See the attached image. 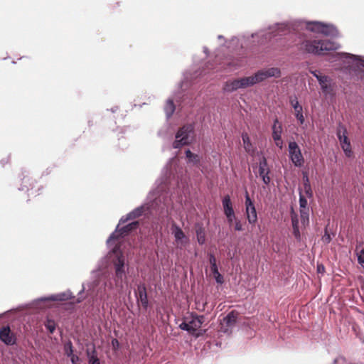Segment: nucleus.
Segmentation results:
<instances>
[{
    "instance_id": "nucleus-29",
    "label": "nucleus",
    "mask_w": 364,
    "mask_h": 364,
    "mask_svg": "<svg viewBox=\"0 0 364 364\" xmlns=\"http://www.w3.org/2000/svg\"><path fill=\"white\" fill-rule=\"evenodd\" d=\"M245 215L249 224L251 225H255L258 219L255 205L249 208L248 210H245Z\"/></svg>"
},
{
    "instance_id": "nucleus-19",
    "label": "nucleus",
    "mask_w": 364,
    "mask_h": 364,
    "mask_svg": "<svg viewBox=\"0 0 364 364\" xmlns=\"http://www.w3.org/2000/svg\"><path fill=\"white\" fill-rule=\"evenodd\" d=\"M171 233L178 245H186L188 242V238L186 237L182 229L176 223H173L171 227Z\"/></svg>"
},
{
    "instance_id": "nucleus-16",
    "label": "nucleus",
    "mask_w": 364,
    "mask_h": 364,
    "mask_svg": "<svg viewBox=\"0 0 364 364\" xmlns=\"http://www.w3.org/2000/svg\"><path fill=\"white\" fill-rule=\"evenodd\" d=\"M0 341L8 346L16 343V337L11 331L9 326H4L0 328Z\"/></svg>"
},
{
    "instance_id": "nucleus-27",
    "label": "nucleus",
    "mask_w": 364,
    "mask_h": 364,
    "mask_svg": "<svg viewBox=\"0 0 364 364\" xmlns=\"http://www.w3.org/2000/svg\"><path fill=\"white\" fill-rule=\"evenodd\" d=\"M28 172L26 171H23L21 174L20 175V178L22 181L23 185L21 186V187L18 188V190L21 191H26L29 192L28 195L33 194V187L31 184H30V188L26 185L27 182L29 181V178H28Z\"/></svg>"
},
{
    "instance_id": "nucleus-34",
    "label": "nucleus",
    "mask_w": 364,
    "mask_h": 364,
    "mask_svg": "<svg viewBox=\"0 0 364 364\" xmlns=\"http://www.w3.org/2000/svg\"><path fill=\"white\" fill-rule=\"evenodd\" d=\"M303 183H304V191L308 198H312L313 197V191L310 184L309 178L308 173L306 172H303Z\"/></svg>"
},
{
    "instance_id": "nucleus-25",
    "label": "nucleus",
    "mask_w": 364,
    "mask_h": 364,
    "mask_svg": "<svg viewBox=\"0 0 364 364\" xmlns=\"http://www.w3.org/2000/svg\"><path fill=\"white\" fill-rule=\"evenodd\" d=\"M283 132V127L282 124L279 122L277 117H276L272 125V136L273 140H279Z\"/></svg>"
},
{
    "instance_id": "nucleus-38",
    "label": "nucleus",
    "mask_w": 364,
    "mask_h": 364,
    "mask_svg": "<svg viewBox=\"0 0 364 364\" xmlns=\"http://www.w3.org/2000/svg\"><path fill=\"white\" fill-rule=\"evenodd\" d=\"M269 173L270 170L269 168H267V169L259 170V176L265 185H269L270 183L271 178L269 176Z\"/></svg>"
},
{
    "instance_id": "nucleus-52",
    "label": "nucleus",
    "mask_w": 364,
    "mask_h": 364,
    "mask_svg": "<svg viewBox=\"0 0 364 364\" xmlns=\"http://www.w3.org/2000/svg\"><path fill=\"white\" fill-rule=\"evenodd\" d=\"M235 230L236 231H242L244 230L243 225L238 218L235 221Z\"/></svg>"
},
{
    "instance_id": "nucleus-21",
    "label": "nucleus",
    "mask_w": 364,
    "mask_h": 364,
    "mask_svg": "<svg viewBox=\"0 0 364 364\" xmlns=\"http://www.w3.org/2000/svg\"><path fill=\"white\" fill-rule=\"evenodd\" d=\"M191 318L188 321L189 328L192 329L191 331L190 334L194 335L196 332L200 328L201 326L205 321V316L203 315H197L194 314H191Z\"/></svg>"
},
{
    "instance_id": "nucleus-32",
    "label": "nucleus",
    "mask_w": 364,
    "mask_h": 364,
    "mask_svg": "<svg viewBox=\"0 0 364 364\" xmlns=\"http://www.w3.org/2000/svg\"><path fill=\"white\" fill-rule=\"evenodd\" d=\"M173 159H170L168 164L166 165L165 166V168L166 169V176L162 177L161 179L156 181V183H161V181H163L164 180H165L166 178L168 179V184L169 186V187L171 188V189L172 188V181H171V177L174 178V176H172V171H171V168H169V166H171V162L173 161Z\"/></svg>"
},
{
    "instance_id": "nucleus-63",
    "label": "nucleus",
    "mask_w": 364,
    "mask_h": 364,
    "mask_svg": "<svg viewBox=\"0 0 364 364\" xmlns=\"http://www.w3.org/2000/svg\"><path fill=\"white\" fill-rule=\"evenodd\" d=\"M321 269H322L323 271H324V267H323V265H321V266H320V265H318V266H317V270H318V272H320V271H321Z\"/></svg>"
},
{
    "instance_id": "nucleus-61",
    "label": "nucleus",
    "mask_w": 364,
    "mask_h": 364,
    "mask_svg": "<svg viewBox=\"0 0 364 364\" xmlns=\"http://www.w3.org/2000/svg\"><path fill=\"white\" fill-rule=\"evenodd\" d=\"M118 109H119V107H118V106H114L113 107H112V108L110 109V111H111L112 113H115Z\"/></svg>"
},
{
    "instance_id": "nucleus-54",
    "label": "nucleus",
    "mask_w": 364,
    "mask_h": 364,
    "mask_svg": "<svg viewBox=\"0 0 364 364\" xmlns=\"http://www.w3.org/2000/svg\"><path fill=\"white\" fill-rule=\"evenodd\" d=\"M69 358H70V362L72 364H78L77 363L80 360L79 356L74 354V355L70 356Z\"/></svg>"
},
{
    "instance_id": "nucleus-26",
    "label": "nucleus",
    "mask_w": 364,
    "mask_h": 364,
    "mask_svg": "<svg viewBox=\"0 0 364 364\" xmlns=\"http://www.w3.org/2000/svg\"><path fill=\"white\" fill-rule=\"evenodd\" d=\"M241 136L245 151L250 155H254L256 151V148L253 146L248 134L243 132Z\"/></svg>"
},
{
    "instance_id": "nucleus-15",
    "label": "nucleus",
    "mask_w": 364,
    "mask_h": 364,
    "mask_svg": "<svg viewBox=\"0 0 364 364\" xmlns=\"http://www.w3.org/2000/svg\"><path fill=\"white\" fill-rule=\"evenodd\" d=\"M134 295L137 304L141 303L142 308L147 310L149 306L148 299L146 287L144 283L137 284L136 289L134 291Z\"/></svg>"
},
{
    "instance_id": "nucleus-46",
    "label": "nucleus",
    "mask_w": 364,
    "mask_h": 364,
    "mask_svg": "<svg viewBox=\"0 0 364 364\" xmlns=\"http://www.w3.org/2000/svg\"><path fill=\"white\" fill-rule=\"evenodd\" d=\"M309 73L316 78L318 82H319L321 80H323L325 77V75H321L320 71L318 70H309Z\"/></svg>"
},
{
    "instance_id": "nucleus-62",
    "label": "nucleus",
    "mask_w": 364,
    "mask_h": 364,
    "mask_svg": "<svg viewBox=\"0 0 364 364\" xmlns=\"http://www.w3.org/2000/svg\"><path fill=\"white\" fill-rule=\"evenodd\" d=\"M218 38L219 40H223V41H224V42H225V43H226L228 44V41H227L225 40V37H224L223 36H222V35H219V36H218Z\"/></svg>"
},
{
    "instance_id": "nucleus-8",
    "label": "nucleus",
    "mask_w": 364,
    "mask_h": 364,
    "mask_svg": "<svg viewBox=\"0 0 364 364\" xmlns=\"http://www.w3.org/2000/svg\"><path fill=\"white\" fill-rule=\"evenodd\" d=\"M196 139L195 123H187L181 127L175 134V139L172 147L179 149L185 146L191 145Z\"/></svg>"
},
{
    "instance_id": "nucleus-57",
    "label": "nucleus",
    "mask_w": 364,
    "mask_h": 364,
    "mask_svg": "<svg viewBox=\"0 0 364 364\" xmlns=\"http://www.w3.org/2000/svg\"><path fill=\"white\" fill-rule=\"evenodd\" d=\"M275 141V145L279 147V149H282L283 146V141L282 139V136H280L279 140H274Z\"/></svg>"
},
{
    "instance_id": "nucleus-7",
    "label": "nucleus",
    "mask_w": 364,
    "mask_h": 364,
    "mask_svg": "<svg viewBox=\"0 0 364 364\" xmlns=\"http://www.w3.org/2000/svg\"><path fill=\"white\" fill-rule=\"evenodd\" d=\"M241 41L240 38L238 36H233L230 40L228 42V48L230 52L235 53L237 57L232 59H229L227 60L226 67L225 69L227 71L232 72L235 71L237 69L240 68L245 63L244 60L245 53L243 49H240Z\"/></svg>"
},
{
    "instance_id": "nucleus-56",
    "label": "nucleus",
    "mask_w": 364,
    "mask_h": 364,
    "mask_svg": "<svg viewBox=\"0 0 364 364\" xmlns=\"http://www.w3.org/2000/svg\"><path fill=\"white\" fill-rule=\"evenodd\" d=\"M208 256L210 264H216V259L213 253H209Z\"/></svg>"
},
{
    "instance_id": "nucleus-14",
    "label": "nucleus",
    "mask_w": 364,
    "mask_h": 364,
    "mask_svg": "<svg viewBox=\"0 0 364 364\" xmlns=\"http://www.w3.org/2000/svg\"><path fill=\"white\" fill-rule=\"evenodd\" d=\"M288 151L289 154V159L296 167H301L304 163V157L301 154V151L294 141H289L288 144Z\"/></svg>"
},
{
    "instance_id": "nucleus-47",
    "label": "nucleus",
    "mask_w": 364,
    "mask_h": 364,
    "mask_svg": "<svg viewBox=\"0 0 364 364\" xmlns=\"http://www.w3.org/2000/svg\"><path fill=\"white\" fill-rule=\"evenodd\" d=\"M45 326L50 333H54L55 330V324L53 321L48 319L47 323L45 324Z\"/></svg>"
},
{
    "instance_id": "nucleus-36",
    "label": "nucleus",
    "mask_w": 364,
    "mask_h": 364,
    "mask_svg": "<svg viewBox=\"0 0 364 364\" xmlns=\"http://www.w3.org/2000/svg\"><path fill=\"white\" fill-rule=\"evenodd\" d=\"M222 205L223 208V212L225 213L234 212L232 208V203L229 195L225 196L222 199Z\"/></svg>"
},
{
    "instance_id": "nucleus-43",
    "label": "nucleus",
    "mask_w": 364,
    "mask_h": 364,
    "mask_svg": "<svg viewBox=\"0 0 364 364\" xmlns=\"http://www.w3.org/2000/svg\"><path fill=\"white\" fill-rule=\"evenodd\" d=\"M301 222L303 225H308L309 223V210H300Z\"/></svg>"
},
{
    "instance_id": "nucleus-64",
    "label": "nucleus",
    "mask_w": 364,
    "mask_h": 364,
    "mask_svg": "<svg viewBox=\"0 0 364 364\" xmlns=\"http://www.w3.org/2000/svg\"><path fill=\"white\" fill-rule=\"evenodd\" d=\"M203 51L205 54H208V49L207 47H203Z\"/></svg>"
},
{
    "instance_id": "nucleus-3",
    "label": "nucleus",
    "mask_w": 364,
    "mask_h": 364,
    "mask_svg": "<svg viewBox=\"0 0 364 364\" xmlns=\"http://www.w3.org/2000/svg\"><path fill=\"white\" fill-rule=\"evenodd\" d=\"M167 181L166 178L157 185L156 189L148 193L144 203L148 215L163 216L172 205L171 191Z\"/></svg>"
},
{
    "instance_id": "nucleus-24",
    "label": "nucleus",
    "mask_w": 364,
    "mask_h": 364,
    "mask_svg": "<svg viewBox=\"0 0 364 364\" xmlns=\"http://www.w3.org/2000/svg\"><path fill=\"white\" fill-rule=\"evenodd\" d=\"M108 262H109V256L108 255H105V256L102 257V258H100L97 261L95 269H93L90 272V273H92V274H105V272H109L107 270V266H108Z\"/></svg>"
},
{
    "instance_id": "nucleus-42",
    "label": "nucleus",
    "mask_w": 364,
    "mask_h": 364,
    "mask_svg": "<svg viewBox=\"0 0 364 364\" xmlns=\"http://www.w3.org/2000/svg\"><path fill=\"white\" fill-rule=\"evenodd\" d=\"M85 285L86 284L85 283H82V289L78 292L77 298L76 299V300L75 301V304H80L81 302H82L85 299V298H86V296L85 295V289H86Z\"/></svg>"
},
{
    "instance_id": "nucleus-31",
    "label": "nucleus",
    "mask_w": 364,
    "mask_h": 364,
    "mask_svg": "<svg viewBox=\"0 0 364 364\" xmlns=\"http://www.w3.org/2000/svg\"><path fill=\"white\" fill-rule=\"evenodd\" d=\"M321 33L325 36L336 37L338 36V31L335 26L331 23H324V27L322 28Z\"/></svg>"
},
{
    "instance_id": "nucleus-20",
    "label": "nucleus",
    "mask_w": 364,
    "mask_h": 364,
    "mask_svg": "<svg viewBox=\"0 0 364 364\" xmlns=\"http://www.w3.org/2000/svg\"><path fill=\"white\" fill-rule=\"evenodd\" d=\"M289 102L293 109H294L295 117L296 118L300 124H304L305 122V118L303 114V107L301 105H300L296 96H291L289 99Z\"/></svg>"
},
{
    "instance_id": "nucleus-23",
    "label": "nucleus",
    "mask_w": 364,
    "mask_h": 364,
    "mask_svg": "<svg viewBox=\"0 0 364 364\" xmlns=\"http://www.w3.org/2000/svg\"><path fill=\"white\" fill-rule=\"evenodd\" d=\"M202 73L203 70H195L193 73L186 71L183 73V80L178 83V89H181L183 84L189 83L191 85L194 83L195 80L202 75Z\"/></svg>"
},
{
    "instance_id": "nucleus-58",
    "label": "nucleus",
    "mask_w": 364,
    "mask_h": 364,
    "mask_svg": "<svg viewBox=\"0 0 364 364\" xmlns=\"http://www.w3.org/2000/svg\"><path fill=\"white\" fill-rule=\"evenodd\" d=\"M205 332H206V330H200V331H197L193 336L196 338H198L200 336H202Z\"/></svg>"
},
{
    "instance_id": "nucleus-4",
    "label": "nucleus",
    "mask_w": 364,
    "mask_h": 364,
    "mask_svg": "<svg viewBox=\"0 0 364 364\" xmlns=\"http://www.w3.org/2000/svg\"><path fill=\"white\" fill-rule=\"evenodd\" d=\"M113 282L114 279L109 272L105 274L90 273V279L86 283L87 294L93 299L105 301L109 299V291L114 289Z\"/></svg>"
},
{
    "instance_id": "nucleus-12",
    "label": "nucleus",
    "mask_w": 364,
    "mask_h": 364,
    "mask_svg": "<svg viewBox=\"0 0 364 364\" xmlns=\"http://www.w3.org/2000/svg\"><path fill=\"white\" fill-rule=\"evenodd\" d=\"M336 134L345 156L350 158L353 156L350 141L348 136L347 129L341 122L338 124Z\"/></svg>"
},
{
    "instance_id": "nucleus-9",
    "label": "nucleus",
    "mask_w": 364,
    "mask_h": 364,
    "mask_svg": "<svg viewBox=\"0 0 364 364\" xmlns=\"http://www.w3.org/2000/svg\"><path fill=\"white\" fill-rule=\"evenodd\" d=\"M75 298L70 290L60 292L55 294H51L47 296H42L33 299L26 304L28 309L36 310H43L49 307L48 303L50 301H65Z\"/></svg>"
},
{
    "instance_id": "nucleus-10",
    "label": "nucleus",
    "mask_w": 364,
    "mask_h": 364,
    "mask_svg": "<svg viewBox=\"0 0 364 364\" xmlns=\"http://www.w3.org/2000/svg\"><path fill=\"white\" fill-rule=\"evenodd\" d=\"M112 264L114 267V283L116 288L122 289L124 288V282L127 279V273L129 268V264L126 262L125 257H117L112 259Z\"/></svg>"
},
{
    "instance_id": "nucleus-35",
    "label": "nucleus",
    "mask_w": 364,
    "mask_h": 364,
    "mask_svg": "<svg viewBox=\"0 0 364 364\" xmlns=\"http://www.w3.org/2000/svg\"><path fill=\"white\" fill-rule=\"evenodd\" d=\"M197 242L200 245H203L205 243V231L204 228L202 225H199L197 224L196 230Z\"/></svg>"
},
{
    "instance_id": "nucleus-53",
    "label": "nucleus",
    "mask_w": 364,
    "mask_h": 364,
    "mask_svg": "<svg viewBox=\"0 0 364 364\" xmlns=\"http://www.w3.org/2000/svg\"><path fill=\"white\" fill-rule=\"evenodd\" d=\"M323 240L327 244L331 241V237L326 229L325 230L324 235L323 236Z\"/></svg>"
},
{
    "instance_id": "nucleus-59",
    "label": "nucleus",
    "mask_w": 364,
    "mask_h": 364,
    "mask_svg": "<svg viewBox=\"0 0 364 364\" xmlns=\"http://www.w3.org/2000/svg\"><path fill=\"white\" fill-rule=\"evenodd\" d=\"M210 270L213 274L218 271L217 263L210 264Z\"/></svg>"
},
{
    "instance_id": "nucleus-2",
    "label": "nucleus",
    "mask_w": 364,
    "mask_h": 364,
    "mask_svg": "<svg viewBox=\"0 0 364 364\" xmlns=\"http://www.w3.org/2000/svg\"><path fill=\"white\" fill-rule=\"evenodd\" d=\"M282 76V70L277 67L261 68L250 76H244L239 78L227 80L223 86V93H232L238 90H245L259 84L270 77L279 78Z\"/></svg>"
},
{
    "instance_id": "nucleus-45",
    "label": "nucleus",
    "mask_w": 364,
    "mask_h": 364,
    "mask_svg": "<svg viewBox=\"0 0 364 364\" xmlns=\"http://www.w3.org/2000/svg\"><path fill=\"white\" fill-rule=\"evenodd\" d=\"M358 247L356 246V256L358 262L359 264L363 265V263H364V248L361 249L360 250L358 251Z\"/></svg>"
},
{
    "instance_id": "nucleus-17",
    "label": "nucleus",
    "mask_w": 364,
    "mask_h": 364,
    "mask_svg": "<svg viewBox=\"0 0 364 364\" xmlns=\"http://www.w3.org/2000/svg\"><path fill=\"white\" fill-rule=\"evenodd\" d=\"M186 162L188 166L196 167L199 169L203 168V157L198 154L192 152L189 149L185 151Z\"/></svg>"
},
{
    "instance_id": "nucleus-30",
    "label": "nucleus",
    "mask_w": 364,
    "mask_h": 364,
    "mask_svg": "<svg viewBox=\"0 0 364 364\" xmlns=\"http://www.w3.org/2000/svg\"><path fill=\"white\" fill-rule=\"evenodd\" d=\"M86 355L89 364H100V360L97 357V353L95 346H92V350L89 348L86 350Z\"/></svg>"
},
{
    "instance_id": "nucleus-51",
    "label": "nucleus",
    "mask_w": 364,
    "mask_h": 364,
    "mask_svg": "<svg viewBox=\"0 0 364 364\" xmlns=\"http://www.w3.org/2000/svg\"><path fill=\"white\" fill-rule=\"evenodd\" d=\"M267 168H268L267 160L264 156H263L260 159V161L259 164V170L267 169Z\"/></svg>"
},
{
    "instance_id": "nucleus-18",
    "label": "nucleus",
    "mask_w": 364,
    "mask_h": 364,
    "mask_svg": "<svg viewBox=\"0 0 364 364\" xmlns=\"http://www.w3.org/2000/svg\"><path fill=\"white\" fill-rule=\"evenodd\" d=\"M144 213L147 214V210L145 208L144 204H141V205L135 208L134 210H132L131 212L127 213L125 215H123L119 219V223H125L129 220H132L136 218H139Z\"/></svg>"
},
{
    "instance_id": "nucleus-33",
    "label": "nucleus",
    "mask_w": 364,
    "mask_h": 364,
    "mask_svg": "<svg viewBox=\"0 0 364 364\" xmlns=\"http://www.w3.org/2000/svg\"><path fill=\"white\" fill-rule=\"evenodd\" d=\"M293 235L296 240H300L301 234L299 228V218L296 214L294 213L291 218Z\"/></svg>"
},
{
    "instance_id": "nucleus-55",
    "label": "nucleus",
    "mask_w": 364,
    "mask_h": 364,
    "mask_svg": "<svg viewBox=\"0 0 364 364\" xmlns=\"http://www.w3.org/2000/svg\"><path fill=\"white\" fill-rule=\"evenodd\" d=\"M111 343L114 350H117L119 348V343L117 338H113Z\"/></svg>"
},
{
    "instance_id": "nucleus-1",
    "label": "nucleus",
    "mask_w": 364,
    "mask_h": 364,
    "mask_svg": "<svg viewBox=\"0 0 364 364\" xmlns=\"http://www.w3.org/2000/svg\"><path fill=\"white\" fill-rule=\"evenodd\" d=\"M303 23L304 22L302 21L276 23L252 34L240 35L241 41L240 49H243L245 54L246 51L254 45L255 39H257L258 43L264 44L276 36H282L295 32Z\"/></svg>"
},
{
    "instance_id": "nucleus-11",
    "label": "nucleus",
    "mask_w": 364,
    "mask_h": 364,
    "mask_svg": "<svg viewBox=\"0 0 364 364\" xmlns=\"http://www.w3.org/2000/svg\"><path fill=\"white\" fill-rule=\"evenodd\" d=\"M123 223H118L114 231L111 233L107 238L106 243L107 246L110 245L112 241H118L129 235L133 231L136 230L139 226V222L132 221L124 226H120Z\"/></svg>"
},
{
    "instance_id": "nucleus-5",
    "label": "nucleus",
    "mask_w": 364,
    "mask_h": 364,
    "mask_svg": "<svg viewBox=\"0 0 364 364\" xmlns=\"http://www.w3.org/2000/svg\"><path fill=\"white\" fill-rule=\"evenodd\" d=\"M343 59L344 60L343 72L363 75L360 76V78L364 80V56L346 52H338L332 55L331 62Z\"/></svg>"
},
{
    "instance_id": "nucleus-41",
    "label": "nucleus",
    "mask_w": 364,
    "mask_h": 364,
    "mask_svg": "<svg viewBox=\"0 0 364 364\" xmlns=\"http://www.w3.org/2000/svg\"><path fill=\"white\" fill-rule=\"evenodd\" d=\"M63 350H64L65 355L67 357H70V356L74 355L73 346V343L70 340H68V341H66L65 343V344L63 346Z\"/></svg>"
},
{
    "instance_id": "nucleus-13",
    "label": "nucleus",
    "mask_w": 364,
    "mask_h": 364,
    "mask_svg": "<svg viewBox=\"0 0 364 364\" xmlns=\"http://www.w3.org/2000/svg\"><path fill=\"white\" fill-rule=\"evenodd\" d=\"M322 94L326 98H334L337 92L336 82L330 76L325 75L318 82Z\"/></svg>"
},
{
    "instance_id": "nucleus-22",
    "label": "nucleus",
    "mask_w": 364,
    "mask_h": 364,
    "mask_svg": "<svg viewBox=\"0 0 364 364\" xmlns=\"http://www.w3.org/2000/svg\"><path fill=\"white\" fill-rule=\"evenodd\" d=\"M179 98L180 97L178 96V94L176 92H173V97H170L166 100L164 109L167 119H170L172 117L173 114L174 113L176 110L174 100L178 102Z\"/></svg>"
},
{
    "instance_id": "nucleus-39",
    "label": "nucleus",
    "mask_w": 364,
    "mask_h": 364,
    "mask_svg": "<svg viewBox=\"0 0 364 364\" xmlns=\"http://www.w3.org/2000/svg\"><path fill=\"white\" fill-rule=\"evenodd\" d=\"M299 211L300 210H308L309 208L308 207V201L307 199L302 194L301 190L299 188Z\"/></svg>"
},
{
    "instance_id": "nucleus-50",
    "label": "nucleus",
    "mask_w": 364,
    "mask_h": 364,
    "mask_svg": "<svg viewBox=\"0 0 364 364\" xmlns=\"http://www.w3.org/2000/svg\"><path fill=\"white\" fill-rule=\"evenodd\" d=\"M213 276H214V279L215 280V282L219 284H223L224 282V279H223V275L219 272V271L215 272L213 274Z\"/></svg>"
},
{
    "instance_id": "nucleus-48",
    "label": "nucleus",
    "mask_w": 364,
    "mask_h": 364,
    "mask_svg": "<svg viewBox=\"0 0 364 364\" xmlns=\"http://www.w3.org/2000/svg\"><path fill=\"white\" fill-rule=\"evenodd\" d=\"M225 215L227 218L228 223L229 224H232L233 221L235 222V220L237 218L235 217V211L231 213H225Z\"/></svg>"
},
{
    "instance_id": "nucleus-60",
    "label": "nucleus",
    "mask_w": 364,
    "mask_h": 364,
    "mask_svg": "<svg viewBox=\"0 0 364 364\" xmlns=\"http://www.w3.org/2000/svg\"><path fill=\"white\" fill-rule=\"evenodd\" d=\"M9 161V156H8L6 159H3L0 161V164L2 166H4L5 164H6Z\"/></svg>"
},
{
    "instance_id": "nucleus-28",
    "label": "nucleus",
    "mask_w": 364,
    "mask_h": 364,
    "mask_svg": "<svg viewBox=\"0 0 364 364\" xmlns=\"http://www.w3.org/2000/svg\"><path fill=\"white\" fill-rule=\"evenodd\" d=\"M305 26L306 29L311 32L321 33L323 31L322 28L324 27V23L321 21H308L305 22Z\"/></svg>"
},
{
    "instance_id": "nucleus-44",
    "label": "nucleus",
    "mask_w": 364,
    "mask_h": 364,
    "mask_svg": "<svg viewBox=\"0 0 364 364\" xmlns=\"http://www.w3.org/2000/svg\"><path fill=\"white\" fill-rule=\"evenodd\" d=\"M245 210H248L249 208L255 206L254 201L250 198L249 193L247 190H245Z\"/></svg>"
},
{
    "instance_id": "nucleus-6",
    "label": "nucleus",
    "mask_w": 364,
    "mask_h": 364,
    "mask_svg": "<svg viewBox=\"0 0 364 364\" xmlns=\"http://www.w3.org/2000/svg\"><path fill=\"white\" fill-rule=\"evenodd\" d=\"M341 48L338 43L329 40L304 41L301 43V50L314 55H324L326 51L336 50Z\"/></svg>"
},
{
    "instance_id": "nucleus-37",
    "label": "nucleus",
    "mask_w": 364,
    "mask_h": 364,
    "mask_svg": "<svg viewBox=\"0 0 364 364\" xmlns=\"http://www.w3.org/2000/svg\"><path fill=\"white\" fill-rule=\"evenodd\" d=\"M223 322L228 327H232L237 322V316L233 311H230L223 318Z\"/></svg>"
},
{
    "instance_id": "nucleus-40",
    "label": "nucleus",
    "mask_w": 364,
    "mask_h": 364,
    "mask_svg": "<svg viewBox=\"0 0 364 364\" xmlns=\"http://www.w3.org/2000/svg\"><path fill=\"white\" fill-rule=\"evenodd\" d=\"M108 255H113L114 257H117L119 256L124 257L123 252L121 250V245L117 244L115 245L109 252Z\"/></svg>"
},
{
    "instance_id": "nucleus-49",
    "label": "nucleus",
    "mask_w": 364,
    "mask_h": 364,
    "mask_svg": "<svg viewBox=\"0 0 364 364\" xmlns=\"http://www.w3.org/2000/svg\"><path fill=\"white\" fill-rule=\"evenodd\" d=\"M178 327L180 329L185 331L188 332V333H190L191 331H192V329L191 328H189L188 321H183L181 323H180Z\"/></svg>"
}]
</instances>
